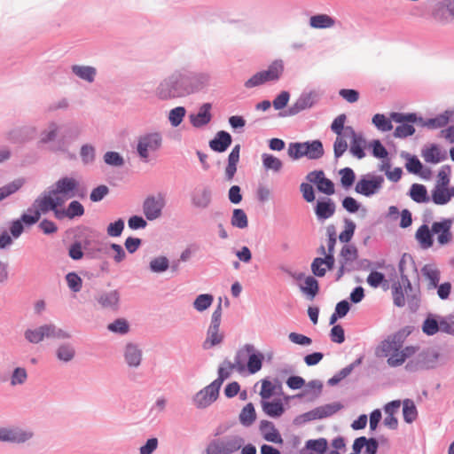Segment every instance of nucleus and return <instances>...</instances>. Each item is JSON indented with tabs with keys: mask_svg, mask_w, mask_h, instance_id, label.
Returning <instances> with one entry per match:
<instances>
[{
	"mask_svg": "<svg viewBox=\"0 0 454 454\" xmlns=\"http://www.w3.org/2000/svg\"><path fill=\"white\" fill-rule=\"evenodd\" d=\"M365 145H366V141L364 138L362 134L351 138V145H350V149H349L350 153L354 157H356L359 160L364 158L365 157V152H364Z\"/></svg>",
	"mask_w": 454,
	"mask_h": 454,
	"instance_id": "37998d69",
	"label": "nucleus"
},
{
	"mask_svg": "<svg viewBox=\"0 0 454 454\" xmlns=\"http://www.w3.org/2000/svg\"><path fill=\"white\" fill-rule=\"evenodd\" d=\"M231 135L225 130H220L209 141L208 145L215 153H224L231 146Z\"/></svg>",
	"mask_w": 454,
	"mask_h": 454,
	"instance_id": "b1692460",
	"label": "nucleus"
},
{
	"mask_svg": "<svg viewBox=\"0 0 454 454\" xmlns=\"http://www.w3.org/2000/svg\"><path fill=\"white\" fill-rule=\"evenodd\" d=\"M25 184L23 178H17L0 187V201L16 193Z\"/></svg>",
	"mask_w": 454,
	"mask_h": 454,
	"instance_id": "a18cd8bd",
	"label": "nucleus"
},
{
	"mask_svg": "<svg viewBox=\"0 0 454 454\" xmlns=\"http://www.w3.org/2000/svg\"><path fill=\"white\" fill-rule=\"evenodd\" d=\"M343 208L350 214H355L358 210H361L364 215L367 213L365 207H362L361 204L353 197L347 196L341 201Z\"/></svg>",
	"mask_w": 454,
	"mask_h": 454,
	"instance_id": "680f3d73",
	"label": "nucleus"
},
{
	"mask_svg": "<svg viewBox=\"0 0 454 454\" xmlns=\"http://www.w3.org/2000/svg\"><path fill=\"white\" fill-rule=\"evenodd\" d=\"M430 201L439 206L448 204L450 200L447 196V187L434 186L431 191Z\"/></svg>",
	"mask_w": 454,
	"mask_h": 454,
	"instance_id": "603ef678",
	"label": "nucleus"
},
{
	"mask_svg": "<svg viewBox=\"0 0 454 454\" xmlns=\"http://www.w3.org/2000/svg\"><path fill=\"white\" fill-rule=\"evenodd\" d=\"M79 154L83 165L93 164L96 160V148L90 144H84L81 146Z\"/></svg>",
	"mask_w": 454,
	"mask_h": 454,
	"instance_id": "8fccbe9b",
	"label": "nucleus"
},
{
	"mask_svg": "<svg viewBox=\"0 0 454 454\" xmlns=\"http://www.w3.org/2000/svg\"><path fill=\"white\" fill-rule=\"evenodd\" d=\"M403 415L404 421L409 424L417 419L418 411L412 400L405 399L403 402Z\"/></svg>",
	"mask_w": 454,
	"mask_h": 454,
	"instance_id": "de8ad7c7",
	"label": "nucleus"
},
{
	"mask_svg": "<svg viewBox=\"0 0 454 454\" xmlns=\"http://www.w3.org/2000/svg\"><path fill=\"white\" fill-rule=\"evenodd\" d=\"M169 268V261L166 256H158L151 260L149 269L153 273H162Z\"/></svg>",
	"mask_w": 454,
	"mask_h": 454,
	"instance_id": "4d7b16f0",
	"label": "nucleus"
},
{
	"mask_svg": "<svg viewBox=\"0 0 454 454\" xmlns=\"http://www.w3.org/2000/svg\"><path fill=\"white\" fill-rule=\"evenodd\" d=\"M246 359L247 358L246 369L250 374H254L262 369L264 356L257 351L253 344H246L243 348Z\"/></svg>",
	"mask_w": 454,
	"mask_h": 454,
	"instance_id": "4468645a",
	"label": "nucleus"
},
{
	"mask_svg": "<svg viewBox=\"0 0 454 454\" xmlns=\"http://www.w3.org/2000/svg\"><path fill=\"white\" fill-rule=\"evenodd\" d=\"M415 238L423 249H428L434 245V233L432 228L424 223L419 227L415 233Z\"/></svg>",
	"mask_w": 454,
	"mask_h": 454,
	"instance_id": "bb28decb",
	"label": "nucleus"
},
{
	"mask_svg": "<svg viewBox=\"0 0 454 454\" xmlns=\"http://www.w3.org/2000/svg\"><path fill=\"white\" fill-rule=\"evenodd\" d=\"M372 121L379 130L386 132L393 129L391 121L382 114H374Z\"/></svg>",
	"mask_w": 454,
	"mask_h": 454,
	"instance_id": "774afa93",
	"label": "nucleus"
},
{
	"mask_svg": "<svg viewBox=\"0 0 454 454\" xmlns=\"http://www.w3.org/2000/svg\"><path fill=\"white\" fill-rule=\"evenodd\" d=\"M393 303L398 308L404 307L406 294L402 280L394 281L391 286Z\"/></svg>",
	"mask_w": 454,
	"mask_h": 454,
	"instance_id": "58836bf2",
	"label": "nucleus"
},
{
	"mask_svg": "<svg viewBox=\"0 0 454 454\" xmlns=\"http://www.w3.org/2000/svg\"><path fill=\"white\" fill-rule=\"evenodd\" d=\"M408 195L416 203L421 204L430 202V196L427 193V187L421 184H411Z\"/></svg>",
	"mask_w": 454,
	"mask_h": 454,
	"instance_id": "473e14b6",
	"label": "nucleus"
},
{
	"mask_svg": "<svg viewBox=\"0 0 454 454\" xmlns=\"http://www.w3.org/2000/svg\"><path fill=\"white\" fill-rule=\"evenodd\" d=\"M422 156L429 163L436 164L447 159L446 152L442 153L437 145H432L429 148L422 151Z\"/></svg>",
	"mask_w": 454,
	"mask_h": 454,
	"instance_id": "c9c22d12",
	"label": "nucleus"
},
{
	"mask_svg": "<svg viewBox=\"0 0 454 454\" xmlns=\"http://www.w3.org/2000/svg\"><path fill=\"white\" fill-rule=\"evenodd\" d=\"M61 137L50 147L53 153H67L69 145L82 134V128L78 123L70 122L60 127Z\"/></svg>",
	"mask_w": 454,
	"mask_h": 454,
	"instance_id": "39448f33",
	"label": "nucleus"
},
{
	"mask_svg": "<svg viewBox=\"0 0 454 454\" xmlns=\"http://www.w3.org/2000/svg\"><path fill=\"white\" fill-rule=\"evenodd\" d=\"M368 285L373 288H378L380 286H387V281L382 272L372 270L366 279Z\"/></svg>",
	"mask_w": 454,
	"mask_h": 454,
	"instance_id": "69168bd1",
	"label": "nucleus"
},
{
	"mask_svg": "<svg viewBox=\"0 0 454 454\" xmlns=\"http://www.w3.org/2000/svg\"><path fill=\"white\" fill-rule=\"evenodd\" d=\"M79 182L72 176H63L57 180L50 188L51 193L62 195L66 199H72L80 196L78 193Z\"/></svg>",
	"mask_w": 454,
	"mask_h": 454,
	"instance_id": "f8f14e48",
	"label": "nucleus"
},
{
	"mask_svg": "<svg viewBox=\"0 0 454 454\" xmlns=\"http://www.w3.org/2000/svg\"><path fill=\"white\" fill-rule=\"evenodd\" d=\"M166 206L165 196L159 192L157 195L147 196L142 205L143 214L146 220L154 221L162 215Z\"/></svg>",
	"mask_w": 454,
	"mask_h": 454,
	"instance_id": "9d476101",
	"label": "nucleus"
},
{
	"mask_svg": "<svg viewBox=\"0 0 454 454\" xmlns=\"http://www.w3.org/2000/svg\"><path fill=\"white\" fill-rule=\"evenodd\" d=\"M211 109V103H204L200 106L197 114H191L189 120L192 127L200 129L207 125L212 120Z\"/></svg>",
	"mask_w": 454,
	"mask_h": 454,
	"instance_id": "a211bd4d",
	"label": "nucleus"
},
{
	"mask_svg": "<svg viewBox=\"0 0 454 454\" xmlns=\"http://www.w3.org/2000/svg\"><path fill=\"white\" fill-rule=\"evenodd\" d=\"M401 156L407 160L405 167H406V169L408 170V172L415 174V175L421 172L423 164L418 159L417 156L411 155L410 153H405V152H402Z\"/></svg>",
	"mask_w": 454,
	"mask_h": 454,
	"instance_id": "3c124183",
	"label": "nucleus"
},
{
	"mask_svg": "<svg viewBox=\"0 0 454 454\" xmlns=\"http://www.w3.org/2000/svg\"><path fill=\"white\" fill-rule=\"evenodd\" d=\"M302 144V157L309 160H319L325 154L323 143L319 139L309 140L301 142Z\"/></svg>",
	"mask_w": 454,
	"mask_h": 454,
	"instance_id": "4be33fe9",
	"label": "nucleus"
},
{
	"mask_svg": "<svg viewBox=\"0 0 454 454\" xmlns=\"http://www.w3.org/2000/svg\"><path fill=\"white\" fill-rule=\"evenodd\" d=\"M120 293L118 290L102 291L95 297L103 309L117 310L119 309Z\"/></svg>",
	"mask_w": 454,
	"mask_h": 454,
	"instance_id": "aec40b11",
	"label": "nucleus"
},
{
	"mask_svg": "<svg viewBox=\"0 0 454 454\" xmlns=\"http://www.w3.org/2000/svg\"><path fill=\"white\" fill-rule=\"evenodd\" d=\"M384 181L385 179L382 176L368 173L362 176L357 181L355 191L365 197H372L382 189Z\"/></svg>",
	"mask_w": 454,
	"mask_h": 454,
	"instance_id": "1a4fd4ad",
	"label": "nucleus"
},
{
	"mask_svg": "<svg viewBox=\"0 0 454 454\" xmlns=\"http://www.w3.org/2000/svg\"><path fill=\"white\" fill-rule=\"evenodd\" d=\"M284 72V62L281 59L274 60L266 70L261 71L264 83L277 82Z\"/></svg>",
	"mask_w": 454,
	"mask_h": 454,
	"instance_id": "393cba45",
	"label": "nucleus"
},
{
	"mask_svg": "<svg viewBox=\"0 0 454 454\" xmlns=\"http://www.w3.org/2000/svg\"><path fill=\"white\" fill-rule=\"evenodd\" d=\"M259 430L265 441L276 444H283L284 440L271 421L262 420L260 422Z\"/></svg>",
	"mask_w": 454,
	"mask_h": 454,
	"instance_id": "5701e85b",
	"label": "nucleus"
},
{
	"mask_svg": "<svg viewBox=\"0 0 454 454\" xmlns=\"http://www.w3.org/2000/svg\"><path fill=\"white\" fill-rule=\"evenodd\" d=\"M56 194L51 193V188L42 192L33 202L32 206L27 208V212L33 215L37 214L38 221L41 218L42 214H45L49 211H52L56 219H59L60 210H55L54 196Z\"/></svg>",
	"mask_w": 454,
	"mask_h": 454,
	"instance_id": "6e6552de",
	"label": "nucleus"
},
{
	"mask_svg": "<svg viewBox=\"0 0 454 454\" xmlns=\"http://www.w3.org/2000/svg\"><path fill=\"white\" fill-rule=\"evenodd\" d=\"M38 222L37 214L33 215L27 211L23 213L19 219L13 220L10 224V232L14 239H18L24 231V225L32 226Z\"/></svg>",
	"mask_w": 454,
	"mask_h": 454,
	"instance_id": "dca6fc26",
	"label": "nucleus"
},
{
	"mask_svg": "<svg viewBox=\"0 0 454 454\" xmlns=\"http://www.w3.org/2000/svg\"><path fill=\"white\" fill-rule=\"evenodd\" d=\"M299 287L309 301H312L319 292V283L312 276L306 277L304 278V285H299Z\"/></svg>",
	"mask_w": 454,
	"mask_h": 454,
	"instance_id": "e433bc0d",
	"label": "nucleus"
},
{
	"mask_svg": "<svg viewBox=\"0 0 454 454\" xmlns=\"http://www.w3.org/2000/svg\"><path fill=\"white\" fill-rule=\"evenodd\" d=\"M213 192L209 186L198 188L191 196L192 205L198 209H206L212 203Z\"/></svg>",
	"mask_w": 454,
	"mask_h": 454,
	"instance_id": "f3484780",
	"label": "nucleus"
},
{
	"mask_svg": "<svg viewBox=\"0 0 454 454\" xmlns=\"http://www.w3.org/2000/svg\"><path fill=\"white\" fill-rule=\"evenodd\" d=\"M214 301V296L210 294H202L196 297L193 307L196 310L202 312L208 309Z\"/></svg>",
	"mask_w": 454,
	"mask_h": 454,
	"instance_id": "bf43d9fd",
	"label": "nucleus"
},
{
	"mask_svg": "<svg viewBox=\"0 0 454 454\" xmlns=\"http://www.w3.org/2000/svg\"><path fill=\"white\" fill-rule=\"evenodd\" d=\"M245 360L246 356L244 351L238 350L235 355L234 363L225 359L219 364L217 370V378L213 381L221 387L223 381L231 377L233 369H237L239 372H242L246 370Z\"/></svg>",
	"mask_w": 454,
	"mask_h": 454,
	"instance_id": "0eeeda50",
	"label": "nucleus"
},
{
	"mask_svg": "<svg viewBox=\"0 0 454 454\" xmlns=\"http://www.w3.org/2000/svg\"><path fill=\"white\" fill-rule=\"evenodd\" d=\"M48 324L43 325L35 329H27L24 332L25 339L32 344H38L43 340L44 338H48Z\"/></svg>",
	"mask_w": 454,
	"mask_h": 454,
	"instance_id": "7c9ffc66",
	"label": "nucleus"
},
{
	"mask_svg": "<svg viewBox=\"0 0 454 454\" xmlns=\"http://www.w3.org/2000/svg\"><path fill=\"white\" fill-rule=\"evenodd\" d=\"M314 210L317 220L324 221L333 215L336 205L332 199L325 197L317 201Z\"/></svg>",
	"mask_w": 454,
	"mask_h": 454,
	"instance_id": "412c9836",
	"label": "nucleus"
},
{
	"mask_svg": "<svg viewBox=\"0 0 454 454\" xmlns=\"http://www.w3.org/2000/svg\"><path fill=\"white\" fill-rule=\"evenodd\" d=\"M231 223L239 229L247 228L248 226V219L245 211L241 208L233 209Z\"/></svg>",
	"mask_w": 454,
	"mask_h": 454,
	"instance_id": "5fc2aeb1",
	"label": "nucleus"
},
{
	"mask_svg": "<svg viewBox=\"0 0 454 454\" xmlns=\"http://www.w3.org/2000/svg\"><path fill=\"white\" fill-rule=\"evenodd\" d=\"M75 354V348L70 342L61 343L55 351L57 359L66 364L71 362L74 358Z\"/></svg>",
	"mask_w": 454,
	"mask_h": 454,
	"instance_id": "72a5a7b5",
	"label": "nucleus"
},
{
	"mask_svg": "<svg viewBox=\"0 0 454 454\" xmlns=\"http://www.w3.org/2000/svg\"><path fill=\"white\" fill-rule=\"evenodd\" d=\"M143 352L136 343L129 342L123 349L124 361L129 367L137 368L142 362Z\"/></svg>",
	"mask_w": 454,
	"mask_h": 454,
	"instance_id": "6ab92c4d",
	"label": "nucleus"
},
{
	"mask_svg": "<svg viewBox=\"0 0 454 454\" xmlns=\"http://www.w3.org/2000/svg\"><path fill=\"white\" fill-rule=\"evenodd\" d=\"M71 70L77 77L90 83L95 81L97 75V69L91 66L73 65Z\"/></svg>",
	"mask_w": 454,
	"mask_h": 454,
	"instance_id": "2f4dec72",
	"label": "nucleus"
},
{
	"mask_svg": "<svg viewBox=\"0 0 454 454\" xmlns=\"http://www.w3.org/2000/svg\"><path fill=\"white\" fill-rule=\"evenodd\" d=\"M223 340V334L219 333V329H212L208 327L207 331V338L202 343L204 349H210L213 347L222 343Z\"/></svg>",
	"mask_w": 454,
	"mask_h": 454,
	"instance_id": "c03bdc74",
	"label": "nucleus"
},
{
	"mask_svg": "<svg viewBox=\"0 0 454 454\" xmlns=\"http://www.w3.org/2000/svg\"><path fill=\"white\" fill-rule=\"evenodd\" d=\"M408 263H410V265L412 268H415V263H414V261H413L411 255L407 253H404L399 260L398 270H399V274H400V280L403 281L404 289L408 288L411 290V282L410 281L409 277L405 272L406 265Z\"/></svg>",
	"mask_w": 454,
	"mask_h": 454,
	"instance_id": "c756f323",
	"label": "nucleus"
},
{
	"mask_svg": "<svg viewBox=\"0 0 454 454\" xmlns=\"http://www.w3.org/2000/svg\"><path fill=\"white\" fill-rule=\"evenodd\" d=\"M453 221V218H442L441 221L433 223V233L437 235V241L440 246H444L451 241Z\"/></svg>",
	"mask_w": 454,
	"mask_h": 454,
	"instance_id": "2eb2a0df",
	"label": "nucleus"
},
{
	"mask_svg": "<svg viewBox=\"0 0 454 454\" xmlns=\"http://www.w3.org/2000/svg\"><path fill=\"white\" fill-rule=\"evenodd\" d=\"M450 0H442L435 3L430 11L429 16L433 20L440 23L447 21V13L450 15Z\"/></svg>",
	"mask_w": 454,
	"mask_h": 454,
	"instance_id": "a878e982",
	"label": "nucleus"
},
{
	"mask_svg": "<svg viewBox=\"0 0 454 454\" xmlns=\"http://www.w3.org/2000/svg\"><path fill=\"white\" fill-rule=\"evenodd\" d=\"M262 165L266 169H271L275 172L280 171L283 167L282 161L272 154L263 153L262 155Z\"/></svg>",
	"mask_w": 454,
	"mask_h": 454,
	"instance_id": "052dcab7",
	"label": "nucleus"
},
{
	"mask_svg": "<svg viewBox=\"0 0 454 454\" xmlns=\"http://www.w3.org/2000/svg\"><path fill=\"white\" fill-rule=\"evenodd\" d=\"M450 112L446 111L444 114H438L434 118L427 119L422 121V126L431 129H438L446 126L450 121Z\"/></svg>",
	"mask_w": 454,
	"mask_h": 454,
	"instance_id": "09e8293b",
	"label": "nucleus"
},
{
	"mask_svg": "<svg viewBox=\"0 0 454 454\" xmlns=\"http://www.w3.org/2000/svg\"><path fill=\"white\" fill-rule=\"evenodd\" d=\"M35 437L34 430L26 426L8 425L0 427V442L23 445Z\"/></svg>",
	"mask_w": 454,
	"mask_h": 454,
	"instance_id": "7ed1b4c3",
	"label": "nucleus"
},
{
	"mask_svg": "<svg viewBox=\"0 0 454 454\" xmlns=\"http://www.w3.org/2000/svg\"><path fill=\"white\" fill-rule=\"evenodd\" d=\"M163 137L160 132H148L138 137L137 153L145 162L148 161L150 153L159 151L162 146Z\"/></svg>",
	"mask_w": 454,
	"mask_h": 454,
	"instance_id": "20e7f679",
	"label": "nucleus"
},
{
	"mask_svg": "<svg viewBox=\"0 0 454 454\" xmlns=\"http://www.w3.org/2000/svg\"><path fill=\"white\" fill-rule=\"evenodd\" d=\"M344 408L340 402L324 404L315 408L317 419L331 417Z\"/></svg>",
	"mask_w": 454,
	"mask_h": 454,
	"instance_id": "ea45409f",
	"label": "nucleus"
},
{
	"mask_svg": "<svg viewBox=\"0 0 454 454\" xmlns=\"http://www.w3.org/2000/svg\"><path fill=\"white\" fill-rule=\"evenodd\" d=\"M220 387L212 381L198 391L192 397V403L197 409H206L214 403L219 397Z\"/></svg>",
	"mask_w": 454,
	"mask_h": 454,
	"instance_id": "9b49d317",
	"label": "nucleus"
},
{
	"mask_svg": "<svg viewBox=\"0 0 454 454\" xmlns=\"http://www.w3.org/2000/svg\"><path fill=\"white\" fill-rule=\"evenodd\" d=\"M336 23L335 19L328 14H316L309 18V26L317 29H325L333 27Z\"/></svg>",
	"mask_w": 454,
	"mask_h": 454,
	"instance_id": "f704fd0d",
	"label": "nucleus"
},
{
	"mask_svg": "<svg viewBox=\"0 0 454 454\" xmlns=\"http://www.w3.org/2000/svg\"><path fill=\"white\" fill-rule=\"evenodd\" d=\"M339 174L340 176L341 186L346 190L349 189L354 184L356 180L354 170L349 167H346L341 168L339 171Z\"/></svg>",
	"mask_w": 454,
	"mask_h": 454,
	"instance_id": "13d9d810",
	"label": "nucleus"
},
{
	"mask_svg": "<svg viewBox=\"0 0 454 454\" xmlns=\"http://www.w3.org/2000/svg\"><path fill=\"white\" fill-rule=\"evenodd\" d=\"M421 272L428 280V289H435L440 281V270L426 264L422 267Z\"/></svg>",
	"mask_w": 454,
	"mask_h": 454,
	"instance_id": "49530a36",
	"label": "nucleus"
},
{
	"mask_svg": "<svg viewBox=\"0 0 454 454\" xmlns=\"http://www.w3.org/2000/svg\"><path fill=\"white\" fill-rule=\"evenodd\" d=\"M344 223H345V229L340 233L339 239L340 242L346 244V243H348L352 239L356 226V223L352 220L348 219V218H346L344 220Z\"/></svg>",
	"mask_w": 454,
	"mask_h": 454,
	"instance_id": "0e129e2a",
	"label": "nucleus"
},
{
	"mask_svg": "<svg viewBox=\"0 0 454 454\" xmlns=\"http://www.w3.org/2000/svg\"><path fill=\"white\" fill-rule=\"evenodd\" d=\"M211 74L188 67L175 69L162 78L154 90L161 101L183 98L203 91L210 85Z\"/></svg>",
	"mask_w": 454,
	"mask_h": 454,
	"instance_id": "f257e3e1",
	"label": "nucleus"
},
{
	"mask_svg": "<svg viewBox=\"0 0 454 454\" xmlns=\"http://www.w3.org/2000/svg\"><path fill=\"white\" fill-rule=\"evenodd\" d=\"M328 447V442L325 438L309 440L305 443V448L317 454H324Z\"/></svg>",
	"mask_w": 454,
	"mask_h": 454,
	"instance_id": "6e6d98bb",
	"label": "nucleus"
},
{
	"mask_svg": "<svg viewBox=\"0 0 454 454\" xmlns=\"http://www.w3.org/2000/svg\"><path fill=\"white\" fill-rule=\"evenodd\" d=\"M60 126L55 121L49 123L48 128L41 133L40 142L42 144H51L50 147L58 140V135Z\"/></svg>",
	"mask_w": 454,
	"mask_h": 454,
	"instance_id": "79ce46f5",
	"label": "nucleus"
},
{
	"mask_svg": "<svg viewBox=\"0 0 454 454\" xmlns=\"http://www.w3.org/2000/svg\"><path fill=\"white\" fill-rule=\"evenodd\" d=\"M107 329L112 333L124 335L129 331V325L126 319L118 318L109 324Z\"/></svg>",
	"mask_w": 454,
	"mask_h": 454,
	"instance_id": "338daca9",
	"label": "nucleus"
},
{
	"mask_svg": "<svg viewBox=\"0 0 454 454\" xmlns=\"http://www.w3.org/2000/svg\"><path fill=\"white\" fill-rule=\"evenodd\" d=\"M84 207L78 200H72L67 208H62L60 210L59 219L63 220L64 218L74 219L75 217H80L84 215Z\"/></svg>",
	"mask_w": 454,
	"mask_h": 454,
	"instance_id": "c85d7f7f",
	"label": "nucleus"
},
{
	"mask_svg": "<svg viewBox=\"0 0 454 454\" xmlns=\"http://www.w3.org/2000/svg\"><path fill=\"white\" fill-rule=\"evenodd\" d=\"M417 356L419 362H421V364L424 369L434 368L439 358V355L437 352L429 350L423 351L419 353Z\"/></svg>",
	"mask_w": 454,
	"mask_h": 454,
	"instance_id": "864d4df0",
	"label": "nucleus"
},
{
	"mask_svg": "<svg viewBox=\"0 0 454 454\" xmlns=\"http://www.w3.org/2000/svg\"><path fill=\"white\" fill-rule=\"evenodd\" d=\"M409 327H404L389 335L381 342L382 351L387 356L391 351H399L406 338L411 334Z\"/></svg>",
	"mask_w": 454,
	"mask_h": 454,
	"instance_id": "ddd939ff",
	"label": "nucleus"
},
{
	"mask_svg": "<svg viewBox=\"0 0 454 454\" xmlns=\"http://www.w3.org/2000/svg\"><path fill=\"white\" fill-rule=\"evenodd\" d=\"M239 423L245 427H251L256 420V411L252 403H247L239 415Z\"/></svg>",
	"mask_w": 454,
	"mask_h": 454,
	"instance_id": "4c0bfd02",
	"label": "nucleus"
},
{
	"mask_svg": "<svg viewBox=\"0 0 454 454\" xmlns=\"http://www.w3.org/2000/svg\"><path fill=\"white\" fill-rule=\"evenodd\" d=\"M320 98V95L316 90L302 91L296 101L288 107L287 110L278 113V117L294 116L304 111L313 107Z\"/></svg>",
	"mask_w": 454,
	"mask_h": 454,
	"instance_id": "423d86ee",
	"label": "nucleus"
},
{
	"mask_svg": "<svg viewBox=\"0 0 454 454\" xmlns=\"http://www.w3.org/2000/svg\"><path fill=\"white\" fill-rule=\"evenodd\" d=\"M439 318L441 316L427 314L422 324V332L427 336H433L440 331Z\"/></svg>",
	"mask_w": 454,
	"mask_h": 454,
	"instance_id": "a19ab883",
	"label": "nucleus"
},
{
	"mask_svg": "<svg viewBox=\"0 0 454 454\" xmlns=\"http://www.w3.org/2000/svg\"><path fill=\"white\" fill-rule=\"evenodd\" d=\"M261 405L263 412L271 418H278L285 411L284 404L280 399L273 401L262 400Z\"/></svg>",
	"mask_w": 454,
	"mask_h": 454,
	"instance_id": "cd10ccee",
	"label": "nucleus"
},
{
	"mask_svg": "<svg viewBox=\"0 0 454 454\" xmlns=\"http://www.w3.org/2000/svg\"><path fill=\"white\" fill-rule=\"evenodd\" d=\"M406 294V300L408 303V307L411 311L416 312L420 306V298L419 292L413 288L411 286V289H404Z\"/></svg>",
	"mask_w": 454,
	"mask_h": 454,
	"instance_id": "e2e57ef3",
	"label": "nucleus"
},
{
	"mask_svg": "<svg viewBox=\"0 0 454 454\" xmlns=\"http://www.w3.org/2000/svg\"><path fill=\"white\" fill-rule=\"evenodd\" d=\"M245 443V439L236 434L212 439L207 445V454H234Z\"/></svg>",
	"mask_w": 454,
	"mask_h": 454,
	"instance_id": "f03ea898",
	"label": "nucleus"
}]
</instances>
